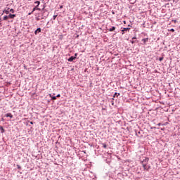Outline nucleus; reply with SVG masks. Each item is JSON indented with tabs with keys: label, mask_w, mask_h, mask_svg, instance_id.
<instances>
[{
	"label": "nucleus",
	"mask_w": 180,
	"mask_h": 180,
	"mask_svg": "<svg viewBox=\"0 0 180 180\" xmlns=\"http://www.w3.org/2000/svg\"><path fill=\"white\" fill-rule=\"evenodd\" d=\"M17 168H18V169H22V167L19 165H17Z\"/></svg>",
	"instance_id": "2eb2a0df"
},
{
	"label": "nucleus",
	"mask_w": 180,
	"mask_h": 180,
	"mask_svg": "<svg viewBox=\"0 0 180 180\" xmlns=\"http://www.w3.org/2000/svg\"><path fill=\"white\" fill-rule=\"evenodd\" d=\"M149 160L150 159L148 158H146V159L142 161V166L143 167L144 171H149V169H150L151 168V166L147 165V163L148 162Z\"/></svg>",
	"instance_id": "f257e3e1"
},
{
	"label": "nucleus",
	"mask_w": 180,
	"mask_h": 180,
	"mask_svg": "<svg viewBox=\"0 0 180 180\" xmlns=\"http://www.w3.org/2000/svg\"><path fill=\"white\" fill-rule=\"evenodd\" d=\"M119 96V94H117V93H115V94H114V98H115V96Z\"/></svg>",
	"instance_id": "6ab92c4d"
},
{
	"label": "nucleus",
	"mask_w": 180,
	"mask_h": 180,
	"mask_svg": "<svg viewBox=\"0 0 180 180\" xmlns=\"http://www.w3.org/2000/svg\"><path fill=\"white\" fill-rule=\"evenodd\" d=\"M32 13H33V11H32L31 13H29L28 15H32Z\"/></svg>",
	"instance_id": "5701e85b"
},
{
	"label": "nucleus",
	"mask_w": 180,
	"mask_h": 180,
	"mask_svg": "<svg viewBox=\"0 0 180 180\" xmlns=\"http://www.w3.org/2000/svg\"><path fill=\"white\" fill-rule=\"evenodd\" d=\"M129 30H130V28H124L122 32V34H124V32H129Z\"/></svg>",
	"instance_id": "0eeeda50"
},
{
	"label": "nucleus",
	"mask_w": 180,
	"mask_h": 180,
	"mask_svg": "<svg viewBox=\"0 0 180 180\" xmlns=\"http://www.w3.org/2000/svg\"><path fill=\"white\" fill-rule=\"evenodd\" d=\"M3 19H4V20H8V19H9V17H8V15H6L4 17Z\"/></svg>",
	"instance_id": "9d476101"
},
{
	"label": "nucleus",
	"mask_w": 180,
	"mask_h": 180,
	"mask_svg": "<svg viewBox=\"0 0 180 180\" xmlns=\"http://www.w3.org/2000/svg\"><path fill=\"white\" fill-rule=\"evenodd\" d=\"M158 126H161V124H158Z\"/></svg>",
	"instance_id": "bb28decb"
},
{
	"label": "nucleus",
	"mask_w": 180,
	"mask_h": 180,
	"mask_svg": "<svg viewBox=\"0 0 180 180\" xmlns=\"http://www.w3.org/2000/svg\"><path fill=\"white\" fill-rule=\"evenodd\" d=\"M34 4H37L38 5V6H39V5H40V1H37L34 2Z\"/></svg>",
	"instance_id": "ddd939ff"
},
{
	"label": "nucleus",
	"mask_w": 180,
	"mask_h": 180,
	"mask_svg": "<svg viewBox=\"0 0 180 180\" xmlns=\"http://www.w3.org/2000/svg\"><path fill=\"white\" fill-rule=\"evenodd\" d=\"M40 32H41V28H38L37 30H35L34 34H37V33H40Z\"/></svg>",
	"instance_id": "6e6552de"
},
{
	"label": "nucleus",
	"mask_w": 180,
	"mask_h": 180,
	"mask_svg": "<svg viewBox=\"0 0 180 180\" xmlns=\"http://www.w3.org/2000/svg\"><path fill=\"white\" fill-rule=\"evenodd\" d=\"M0 130H1V133H4V131H5V129H4L3 127H0Z\"/></svg>",
	"instance_id": "f8f14e48"
},
{
	"label": "nucleus",
	"mask_w": 180,
	"mask_h": 180,
	"mask_svg": "<svg viewBox=\"0 0 180 180\" xmlns=\"http://www.w3.org/2000/svg\"><path fill=\"white\" fill-rule=\"evenodd\" d=\"M131 43L132 44H134V43H136V41H134V39H132V40L131 41Z\"/></svg>",
	"instance_id": "dca6fc26"
},
{
	"label": "nucleus",
	"mask_w": 180,
	"mask_h": 180,
	"mask_svg": "<svg viewBox=\"0 0 180 180\" xmlns=\"http://www.w3.org/2000/svg\"><path fill=\"white\" fill-rule=\"evenodd\" d=\"M103 148H108V146L106 145V143H101Z\"/></svg>",
	"instance_id": "9b49d317"
},
{
	"label": "nucleus",
	"mask_w": 180,
	"mask_h": 180,
	"mask_svg": "<svg viewBox=\"0 0 180 180\" xmlns=\"http://www.w3.org/2000/svg\"><path fill=\"white\" fill-rule=\"evenodd\" d=\"M60 96H61V95L58 94V95L56 96V98H60Z\"/></svg>",
	"instance_id": "aec40b11"
},
{
	"label": "nucleus",
	"mask_w": 180,
	"mask_h": 180,
	"mask_svg": "<svg viewBox=\"0 0 180 180\" xmlns=\"http://www.w3.org/2000/svg\"><path fill=\"white\" fill-rule=\"evenodd\" d=\"M170 32H175V30L171 29V30H170Z\"/></svg>",
	"instance_id": "412c9836"
},
{
	"label": "nucleus",
	"mask_w": 180,
	"mask_h": 180,
	"mask_svg": "<svg viewBox=\"0 0 180 180\" xmlns=\"http://www.w3.org/2000/svg\"><path fill=\"white\" fill-rule=\"evenodd\" d=\"M143 40H144V41H146V39H143Z\"/></svg>",
	"instance_id": "c85d7f7f"
},
{
	"label": "nucleus",
	"mask_w": 180,
	"mask_h": 180,
	"mask_svg": "<svg viewBox=\"0 0 180 180\" xmlns=\"http://www.w3.org/2000/svg\"><path fill=\"white\" fill-rule=\"evenodd\" d=\"M57 18V15H53V19L55 20Z\"/></svg>",
	"instance_id": "4be33fe9"
},
{
	"label": "nucleus",
	"mask_w": 180,
	"mask_h": 180,
	"mask_svg": "<svg viewBox=\"0 0 180 180\" xmlns=\"http://www.w3.org/2000/svg\"><path fill=\"white\" fill-rule=\"evenodd\" d=\"M136 37H133L132 40H136Z\"/></svg>",
	"instance_id": "b1692460"
},
{
	"label": "nucleus",
	"mask_w": 180,
	"mask_h": 180,
	"mask_svg": "<svg viewBox=\"0 0 180 180\" xmlns=\"http://www.w3.org/2000/svg\"><path fill=\"white\" fill-rule=\"evenodd\" d=\"M10 12H11V13H15V10H13V8L10 9Z\"/></svg>",
	"instance_id": "4468645a"
},
{
	"label": "nucleus",
	"mask_w": 180,
	"mask_h": 180,
	"mask_svg": "<svg viewBox=\"0 0 180 180\" xmlns=\"http://www.w3.org/2000/svg\"><path fill=\"white\" fill-rule=\"evenodd\" d=\"M30 124H33V122H30Z\"/></svg>",
	"instance_id": "393cba45"
},
{
	"label": "nucleus",
	"mask_w": 180,
	"mask_h": 180,
	"mask_svg": "<svg viewBox=\"0 0 180 180\" xmlns=\"http://www.w3.org/2000/svg\"><path fill=\"white\" fill-rule=\"evenodd\" d=\"M112 105H115V103H113V101H112Z\"/></svg>",
	"instance_id": "a878e982"
},
{
	"label": "nucleus",
	"mask_w": 180,
	"mask_h": 180,
	"mask_svg": "<svg viewBox=\"0 0 180 180\" xmlns=\"http://www.w3.org/2000/svg\"><path fill=\"white\" fill-rule=\"evenodd\" d=\"M16 18V14H9L8 19H15Z\"/></svg>",
	"instance_id": "7ed1b4c3"
},
{
	"label": "nucleus",
	"mask_w": 180,
	"mask_h": 180,
	"mask_svg": "<svg viewBox=\"0 0 180 180\" xmlns=\"http://www.w3.org/2000/svg\"><path fill=\"white\" fill-rule=\"evenodd\" d=\"M168 1H171V0H168Z\"/></svg>",
	"instance_id": "c756f323"
},
{
	"label": "nucleus",
	"mask_w": 180,
	"mask_h": 180,
	"mask_svg": "<svg viewBox=\"0 0 180 180\" xmlns=\"http://www.w3.org/2000/svg\"><path fill=\"white\" fill-rule=\"evenodd\" d=\"M162 60H164V58H163V57L159 58V60H160V61H162Z\"/></svg>",
	"instance_id": "a211bd4d"
},
{
	"label": "nucleus",
	"mask_w": 180,
	"mask_h": 180,
	"mask_svg": "<svg viewBox=\"0 0 180 180\" xmlns=\"http://www.w3.org/2000/svg\"><path fill=\"white\" fill-rule=\"evenodd\" d=\"M76 57L75 56H71L70 58L68 59V61L69 62H72L74 60H75Z\"/></svg>",
	"instance_id": "20e7f679"
},
{
	"label": "nucleus",
	"mask_w": 180,
	"mask_h": 180,
	"mask_svg": "<svg viewBox=\"0 0 180 180\" xmlns=\"http://www.w3.org/2000/svg\"><path fill=\"white\" fill-rule=\"evenodd\" d=\"M34 11H40V8H39V5H37V6L32 9V12H34Z\"/></svg>",
	"instance_id": "423d86ee"
},
{
	"label": "nucleus",
	"mask_w": 180,
	"mask_h": 180,
	"mask_svg": "<svg viewBox=\"0 0 180 180\" xmlns=\"http://www.w3.org/2000/svg\"><path fill=\"white\" fill-rule=\"evenodd\" d=\"M56 99H57V97H56V96H53V97H52V100H53V101H56Z\"/></svg>",
	"instance_id": "f3484780"
},
{
	"label": "nucleus",
	"mask_w": 180,
	"mask_h": 180,
	"mask_svg": "<svg viewBox=\"0 0 180 180\" xmlns=\"http://www.w3.org/2000/svg\"><path fill=\"white\" fill-rule=\"evenodd\" d=\"M10 10L11 8H9V7H6L3 12L6 13V15H9Z\"/></svg>",
	"instance_id": "f03ea898"
},
{
	"label": "nucleus",
	"mask_w": 180,
	"mask_h": 180,
	"mask_svg": "<svg viewBox=\"0 0 180 180\" xmlns=\"http://www.w3.org/2000/svg\"><path fill=\"white\" fill-rule=\"evenodd\" d=\"M114 30H116L115 27H112L111 28L109 29V32H113Z\"/></svg>",
	"instance_id": "1a4fd4ad"
},
{
	"label": "nucleus",
	"mask_w": 180,
	"mask_h": 180,
	"mask_svg": "<svg viewBox=\"0 0 180 180\" xmlns=\"http://www.w3.org/2000/svg\"><path fill=\"white\" fill-rule=\"evenodd\" d=\"M75 56H77V53H75Z\"/></svg>",
	"instance_id": "cd10ccee"
},
{
	"label": "nucleus",
	"mask_w": 180,
	"mask_h": 180,
	"mask_svg": "<svg viewBox=\"0 0 180 180\" xmlns=\"http://www.w3.org/2000/svg\"><path fill=\"white\" fill-rule=\"evenodd\" d=\"M6 117H11V119H12V117H13V115H12V113L8 112V113L6 114Z\"/></svg>",
	"instance_id": "39448f33"
}]
</instances>
